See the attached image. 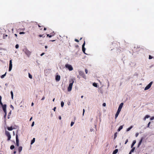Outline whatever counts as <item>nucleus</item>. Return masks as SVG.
<instances>
[{
	"label": "nucleus",
	"instance_id": "4468645a",
	"mask_svg": "<svg viewBox=\"0 0 154 154\" xmlns=\"http://www.w3.org/2000/svg\"><path fill=\"white\" fill-rule=\"evenodd\" d=\"M142 140H143V138H141V140H140V142H139V143H138V146H137L138 147H139V146H140V145H141V144L142 142Z\"/></svg>",
	"mask_w": 154,
	"mask_h": 154
},
{
	"label": "nucleus",
	"instance_id": "f257e3e1",
	"mask_svg": "<svg viewBox=\"0 0 154 154\" xmlns=\"http://www.w3.org/2000/svg\"><path fill=\"white\" fill-rule=\"evenodd\" d=\"M75 81V79L74 78H72L69 80V84L68 88V91H70L71 90L73 84Z\"/></svg>",
	"mask_w": 154,
	"mask_h": 154
},
{
	"label": "nucleus",
	"instance_id": "ea45409f",
	"mask_svg": "<svg viewBox=\"0 0 154 154\" xmlns=\"http://www.w3.org/2000/svg\"><path fill=\"white\" fill-rule=\"evenodd\" d=\"M75 41L77 42H79V40L77 39H75Z\"/></svg>",
	"mask_w": 154,
	"mask_h": 154
},
{
	"label": "nucleus",
	"instance_id": "79ce46f5",
	"mask_svg": "<svg viewBox=\"0 0 154 154\" xmlns=\"http://www.w3.org/2000/svg\"><path fill=\"white\" fill-rule=\"evenodd\" d=\"M25 32H20V33H19V34H25Z\"/></svg>",
	"mask_w": 154,
	"mask_h": 154
},
{
	"label": "nucleus",
	"instance_id": "72a5a7b5",
	"mask_svg": "<svg viewBox=\"0 0 154 154\" xmlns=\"http://www.w3.org/2000/svg\"><path fill=\"white\" fill-rule=\"evenodd\" d=\"M150 116L148 115H146V116L145 117V118L146 119H147V118H149Z\"/></svg>",
	"mask_w": 154,
	"mask_h": 154
},
{
	"label": "nucleus",
	"instance_id": "8fccbe9b",
	"mask_svg": "<svg viewBox=\"0 0 154 154\" xmlns=\"http://www.w3.org/2000/svg\"><path fill=\"white\" fill-rule=\"evenodd\" d=\"M45 99V97L44 96H43V97L42 98V100H44Z\"/></svg>",
	"mask_w": 154,
	"mask_h": 154
},
{
	"label": "nucleus",
	"instance_id": "864d4df0",
	"mask_svg": "<svg viewBox=\"0 0 154 154\" xmlns=\"http://www.w3.org/2000/svg\"><path fill=\"white\" fill-rule=\"evenodd\" d=\"M11 108H12L13 109H14V107L11 105Z\"/></svg>",
	"mask_w": 154,
	"mask_h": 154
},
{
	"label": "nucleus",
	"instance_id": "2eb2a0df",
	"mask_svg": "<svg viewBox=\"0 0 154 154\" xmlns=\"http://www.w3.org/2000/svg\"><path fill=\"white\" fill-rule=\"evenodd\" d=\"M22 149V147L21 146H19L18 148V151L19 153H20Z\"/></svg>",
	"mask_w": 154,
	"mask_h": 154
},
{
	"label": "nucleus",
	"instance_id": "052dcab7",
	"mask_svg": "<svg viewBox=\"0 0 154 154\" xmlns=\"http://www.w3.org/2000/svg\"><path fill=\"white\" fill-rule=\"evenodd\" d=\"M132 152H131V151H130V152H129V154H131V153Z\"/></svg>",
	"mask_w": 154,
	"mask_h": 154
},
{
	"label": "nucleus",
	"instance_id": "49530a36",
	"mask_svg": "<svg viewBox=\"0 0 154 154\" xmlns=\"http://www.w3.org/2000/svg\"><path fill=\"white\" fill-rule=\"evenodd\" d=\"M128 142V139H127L126 140V141H125V144H126Z\"/></svg>",
	"mask_w": 154,
	"mask_h": 154
},
{
	"label": "nucleus",
	"instance_id": "bf43d9fd",
	"mask_svg": "<svg viewBox=\"0 0 154 154\" xmlns=\"http://www.w3.org/2000/svg\"><path fill=\"white\" fill-rule=\"evenodd\" d=\"M11 111L9 113V114H8V116H10V114H11Z\"/></svg>",
	"mask_w": 154,
	"mask_h": 154
},
{
	"label": "nucleus",
	"instance_id": "f704fd0d",
	"mask_svg": "<svg viewBox=\"0 0 154 154\" xmlns=\"http://www.w3.org/2000/svg\"><path fill=\"white\" fill-rule=\"evenodd\" d=\"M74 122H71V125H70L71 126H72L74 125Z\"/></svg>",
	"mask_w": 154,
	"mask_h": 154
},
{
	"label": "nucleus",
	"instance_id": "0eeeda50",
	"mask_svg": "<svg viewBox=\"0 0 154 154\" xmlns=\"http://www.w3.org/2000/svg\"><path fill=\"white\" fill-rule=\"evenodd\" d=\"M16 145L17 146H19V140L18 138V135L17 134V133L16 134Z\"/></svg>",
	"mask_w": 154,
	"mask_h": 154
},
{
	"label": "nucleus",
	"instance_id": "cd10ccee",
	"mask_svg": "<svg viewBox=\"0 0 154 154\" xmlns=\"http://www.w3.org/2000/svg\"><path fill=\"white\" fill-rule=\"evenodd\" d=\"M11 98L13 99V92L12 91H11Z\"/></svg>",
	"mask_w": 154,
	"mask_h": 154
},
{
	"label": "nucleus",
	"instance_id": "f8f14e48",
	"mask_svg": "<svg viewBox=\"0 0 154 154\" xmlns=\"http://www.w3.org/2000/svg\"><path fill=\"white\" fill-rule=\"evenodd\" d=\"M120 112H119V111H117L116 115H115V119H116L118 116L119 113Z\"/></svg>",
	"mask_w": 154,
	"mask_h": 154
},
{
	"label": "nucleus",
	"instance_id": "aec40b11",
	"mask_svg": "<svg viewBox=\"0 0 154 154\" xmlns=\"http://www.w3.org/2000/svg\"><path fill=\"white\" fill-rule=\"evenodd\" d=\"M35 138H33V139L31 141V144H32L33 143H34V142H35Z\"/></svg>",
	"mask_w": 154,
	"mask_h": 154
},
{
	"label": "nucleus",
	"instance_id": "c9c22d12",
	"mask_svg": "<svg viewBox=\"0 0 154 154\" xmlns=\"http://www.w3.org/2000/svg\"><path fill=\"white\" fill-rule=\"evenodd\" d=\"M152 58V57L151 55H149V59H151Z\"/></svg>",
	"mask_w": 154,
	"mask_h": 154
},
{
	"label": "nucleus",
	"instance_id": "412c9836",
	"mask_svg": "<svg viewBox=\"0 0 154 154\" xmlns=\"http://www.w3.org/2000/svg\"><path fill=\"white\" fill-rule=\"evenodd\" d=\"M7 128L9 131H12L13 129L12 127H8Z\"/></svg>",
	"mask_w": 154,
	"mask_h": 154
},
{
	"label": "nucleus",
	"instance_id": "393cba45",
	"mask_svg": "<svg viewBox=\"0 0 154 154\" xmlns=\"http://www.w3.org/2000/svg\"><path fill=\"white\" fill-rule=\"evenodd\" d=\"M1 100H2V97H1V96H0V104H1V105H2H2H3L2 104V102Z\"/></svg>",
	"mask_w": 154,
	"mask_h": 154
},
{
	"label": "nucleus",
	"instance_id": "a19ab883",
	"mask_svg": "<svg viewBox=\"0 0 154 154\" xmlns=\"http://www.w3.org/2000/svg\"><path fill=\"white\" fill-rule=\"evenodd\" d=\"M154 119V116L150 118V119L151 120H153Z\"/></svg>",
	"mask_w": 154,
	"mask_h": 154
},
{
	"label": "nucleus",
	"instance_id": "774afa93",
	"mask_svg": "<svg viewBox=\"0 0 154 154\" xmlns=\"http://www.w3.org/2000/svg\"><path fill=\"white\" fill-rule=\"evenodd\" d=\"M83 97V96H82L81 97V98H82Z\"/></svg>",
	"mask_w": 154,
	"mask_h": 154
},
{
	"label": "nucleus",
	"instance_id": "473e14b6",
	"mask_svg": "<svg viewBox=\"0 0 154 154\" xmlns=\"http://www.w3.org/2000/svg\"><path fill=\"white\" fill-rule=\"evenodd\" d=\"M38 26L39 27L41 28L40 29V30H42V29L43 26H40L39 25H38Z\"/></svg>",
	"mask_w": 154,
	"mask_h": 154
},
{
	"label": "nucleus",
	"instance_id": "bb28decb",
	"mask_svg": "<svg viewBox=\"0 0 154 154\" xmlns=\"http://www.w3.org/2000/svg\"><path fill=\"white\" fill-rule=\"evenodd\" d=\"M131 149V152H133L135 149V147H133Z\"/></svg>",
	"mask_w": 154,
	"mask_h": 154
},
{
	"label": "nucleus",
	"instance_id": "69168bd1",
	"mask_svg": "<svg viewBox=\"0 0 154 154\" xmlns=\"http://www.w3.org/2000/svg\"><path fill=\"white\" fill-rule=\"evenodd\" d=\"M32 117H31L30 118V120H30V121H31V120H32Z\"/></svg>",
	"mask_w": 154,
	"mask_h": 154
},
{
	"label": "nucleus",
	"instance_id": "7c9ffc66",
	"mask_svg": "<svg viewBox=\"0 0 154 154\" xmlns=\"http://www.w3.org/2000/svg\"><path fill=\"white\" fill-rule=\"evenodd\" d=\"M117 132H116V133H115L114 135V139H115L116 138V137H117Z\"/></svg>",
	"mask_w": 154,
	"mask_h": 154
},
{
	"label": "nucleus",
	"instance_id": "680f3d73",
	"mask_svg": "<svg viewBox=\"0 0 154 154\" xmlns=\"http://www.w3.org/2000/svg\"><path fill=\"white\" fill-rule=\"evenodd\" d=\"M146 119L145 118V117H144V118L143 119H144V121H145V120H146Z\"/></svg>",
	"mask_w": 154,
	"mask_h": 154
},
{
	"label": "nucleus",
	"instance_id": "b1692460",
	"mask_svg": "<svg viewBox=\"0 0 154 154\" xmlns=\"http://www.w3.org/2000/svg\"><path fill=\"white\" fill-rule=\"evenodd\" d=\"M6 74V72L4 74L2 75L1 77V78L2 79L4 78V77L5 76Z\"/></svg>",
	"mask_w": 154,
	"mask_h": 154
},
{
	"label": "nucleus",
	"instance_id": "e2e57ef3",
	"mask_svg": "<svg viewBox=\"0 0 154 154\" xmlns=\"http://www.w3.org/2000/svg\"><path fill=\"white\" fill-rule=\"evenodd\" d=\"M45 48H48V46H45Z\"/></svg>",
	"mask_w": 154,
	"mask_h": 154
},
{
	"label": "nucleus",
	"instance_id": "c03bdc74",
	"mask_svg": "<svg viewBox=\"0 0 154 154\" xmlns=\"http://www.w3.org/2000/svg\"><path fill=\"white\" fill-rule=\"evenodd\" d=\"M103 106H106V104L105 103H103Z\"/></svg>",
	"mask_w": 154,
	"mask_h": 154
},
{
	"label": "nucleus",
	"instance_id": "58836bf2",
	"mask_svg": "<svg viewBox=\"0 0 154 154\" xmlns=\"http://www.w3.org/2000/svg\"><path fill=\"white\" fill-rule=\"evenodd\" d=\"M152 84V82H151L148 85H150V86L151 87V85Z\"/></svg>",
	"mask_w": 154,
	"mask_h": 154
},
{
	"label": "nucleus",
	"instance_id": "3c124183",
	"mask_svg": "<svg viewBox=\"0 0 154 154\" xmlns=\"http://www.w3.org/2000/svg\"><path fill=\"white\" fill-rule=\"evenodd\" d=\"M56 107H54V109H53V110H54V111H55V110H56Z\"/></svg>",
	"mask_w": 154,
	"mask_h": 154
},
{
	"label": "nucleus",
	"instance_id": "a878e982",
	"mask_svg": "<svg viewBox=\"0 0 154 154\" xmlns=\"http://www.w3.org/2000/svg\"><path fill=\"white\" fill-rule=\"evenodd\" d=\"M64 104V103L63 101H62L61 103V106L62 107H63V106Z\"/></svg>",
	"mask_w": 154,
	"mask_h": 154
},
{
	"label": "nucleus",
	"instance_id": "e433bc0d",
	"mask_svg": "<svg viewBox=\"0 0 154 154\" xmlns=\"http://www.w3.org/2000/svg\"><path fill=\"white\" fill-rule=\"evenodd\" d=\"M19 46L18 44H17L15 46V48H19Z\"/></svg>",
	"mask_w": 154,
	"mask_h": 154
},
{
	"label": "nucleus",
	"instance_id": "09e8293b",
	"mask_svg": "<svg viewBox=\"0 0 154 154\" xmlns=\"http://www.w3.org/2000/svg\"><path fill=\"white\" fill-rule=\"evenodd\" d=\"M85 112V109H83V115H84V113Z\"/></svg>",
	"mask_w": 154,
	"mask_h": 154
},
{
	"label": "nucleus",
	"instance_id": "f3484780",
	"mask_svg": "<svg viewBox=\"0 0 154 154\" xmlns=\"http://www.w3.org/2000/svg\"><path fill=\"white\" fill-rule=\"evenodd\" d=\"M136 143V140H134L133 141V142L131 144V148H132L133 147V146Z\"/></svg>",
	"mask_w": 154,
	"mask_h": 154
},
{
	"label": "nucleus",
	"instance_id": "6ab92c4d",
	"mask_svg": "<svg viewBox=\"0 0 154 154\" xmlns=\"http://www.w3.org/2000/svg\"><path fill=\"white\" fill-rule=\"evenodd\" d=\"M133 128V126H131L129 128H128L127 129L126 131H129L132 128Z\"/></svg>",
	"mask_w": 154,
	"mask_h": 154
},
{
	"label": "nucleus",
	"instance_id": "20e7f679",
	"mask_svg": "<svg viewBox=\"0 0 154 154\" xmlns=\"http://www.w3.org/2000/svg\"><path fill=\"white\" fill-rule=\"evenodd\" d=\"M2 107L3 111L5 113V114L4 115V117L5 118V117H6V115H7L6 110V104H4V105H2Z\"/></svg>",
	"mask_w": 154,
	"mask_h": 154
},
{
	"label": "nucleus",
	"instance_id": "9d476101",
	"mask_svg": "<svg viewBox=\"0 0 154 154\" xmlns=\"http://www.w3.org/2000/svg\"><path fill=\"white\" fill-rule=\"evenodd\" d=\"M85 41H84V43H83V45H82V51L83 52L84 54H86V53H85Z\"/></svg>",
	"mask_w": 154,
	"mask_h": 154
},
{
	"label": "nucleus",
	"instance_id": "9b49d317",
	"mask_svg": "<svg viewBox=\"0 0 154 154\" xmlns=\"http://www.w3.org/2000/svg\"><path fill=\"white\" fill-rule=\"evenodd\" d=\"M60 76L59 75H57L56 77V80L57 81H59L60 79Z\"/></svg>",
	"mask_w": 154,
	"mask_h": 154
},
{
	"label": "nucleus",
	"instance_id": "0e129e2a",
	"mask_svg": "<svg viewBox=\"0 0 154 154\" xmlns=\"http://www.w3.org/2000/svg\"><path fill=\"white\" fill-rule=\"evenodd\" d=\"M46 30V28H44V30Z\"/></svg>",
	"mask_w": 154,
	"mask_h": 154
},
{
	"label": "nucleus",
	"instance_id": "6e6d98bb",
	"mask_svg": "<svg viewBox=\"0 0 154 154\" xmlns=\"http://www.w3.org/2000/svg\"><path fill=\"white\" fill-rule=\"evenodd\" d=\"M34 105V103L32 102V104H31V106H33Z\"/></svg>",
	"mask_w": 154,
	"mask_h": 154
},
{
	"label": "nucleus",
	"instance_id": "5701e85b",
	"mask_svg": "<svg viewBox=\"0 0 154 154\" xmlns=\"http://www.w3.org/2000/svg\"><path fill=\"white\" fill-rule=\"evenodd\" d=\"M15 148V146L14 145H12L10 146V149H14Z\"/></svg>",
	"mask_w": 154,
	"mask_h": 154
},
{
	"label": "nucleus",
	"instance_id": "a18cd8bd",
	"mask_svg": "<svg viewBox=\"0 0 154 154\" xmlns=\"http://www.w3.org/2000/svg\"><path fill=\"white\" fill-rule=\"evenodd\" d=\"M85 72L87 74L88 72V71L86 69H85Z\"/></svg>",
	"mask_w": 154,
	"mask_h": 154
},
{
	"label": "nucleus",
	"instance_id": "13d9d810",
	"mask_svg": "<svg viewBox=\"0 0 154 154\" xmlns=\"http://www.w3.org/2000/svg\"><path fill=\"white\" fill-rule=\"evenodd\" d=\"M14 35L15 36V37H17V35L16 34H15Z\"/></svg>",
	"mask_w": 154,
	"mask_h": 154
},
{
	"label": "nucleus",
	"instance_id": "4d7b16f0",
	"mask_svg": "<svg viewBox=\"0 0 154 154\" xmlns=\"http://www.w3.org/2000/svg\"><path fill=\"white\" fill-rule=\"evenodd\" d=\"M16 151H14V154H16Z\"/></svg>",
	"mask_w": 154,
	"mask_h": 154
},
{
	"label": "nucleus",
	"instance_id": "6e6552de",
	"mask_svg": "<svg viewBox=\"0 0 154 154\" xmlns=\"http://www.w3.org/2000/svg\"><path fill=\"white\" fill-rule=\"evenodd\" d=\"M12 60H10L9 61V68L8 70L9 71H10L12 69Z\"/></svg>",
	"mask_w": 154,
	"mask_h": 154
},
{
	"label": "nucleus",
	"instance_id": "a211bd4d",
	"mask_svg": "<svg viewBox=\"0 0 154 154\" xmlns=\"http://www.w3.org/2000/svg\"><path fill=\"white\" fill-rule=\"evenodd\" d=\"M122 128H123V126L122 125L120 126L119 127V128L118 129V130H117L118 131H119L121 129H122Z\"/></svg>",
	"mask_w": 154,
	"mask_h": 154
},
{
	"label": "nucleus",
	"instance_id": "39448f33",
	"mask_svg": "<svg viewBox=\"0 0 154 154\" xmlns=\"http://www.w3.org/2000/svg\"><path fill=\"white\" fill-rule=\"evenodd\" d=\"M5 134L8 137L7 140L9 141L10 140L11 138V135L9 132L8 131H6L5 132Z\"/></svg>",
	"mask_w": 154,
	"mask_h": 154
},
{
	"label": "nucleus",
	"instance_id": "603ef678",
	"mask_svg": "<svg viewBox=\"0 0 154 154\" xmlns=\"http://www.w3.org/2000/svg\"><path fill=\"white\" fill-rule=\"evenodd\" d=\"M45 54V53H42L41 54V56H43V55H44Z\"/></svg>",
	"mask_w": 154,
	"mask_h": 154
},
{
	"label": "nucleus",
	"instance_id": "ddd939ff",
	"mask_svg": "<svg viewBox=\"0 0 154 154\" xmlns=\"http://www.w3.org/2000/svg\"><path fill=\"white\" fill-rule=\"evenodd\" d=\"M151 86L149 85H148L144 89L145 90H146L149 89Z\"/></svg>",
	"mask_w": 154,
	"mask_h": 154
},
{
	"label": "nucleus",
	"instance_id": "dca6fc26",
	"mask_svg": "<svg viewBox=\"0 0 154 154\" xmlns=\"http://www.w3.org/2000/svg\"><path fill=\"white\" fill-rule=\"evenodd\" d=\"M118 150L117 149H116L112 152V154H116L118 152Z\"/></svg>",
	"mask_w": 154,
	"mask_h": 154
},
{
	"label": "nucleus",
	"instance_id": "4be33fe9",
	"mask_svg": "<svg viewBox=\"0 0 154 154\" xmlns=\"http://www.w3.org/2000/svg\"><path fill=\"white\" fill-rule=\"evenodd\" d=\"M45 36L44 34L43 35H38V37H42L43 38H44L45 37Z\"/></svg>",
	"mask_w": 154,
	"mask_h": 154
},
{
	"label": "nucleus",
	"instance_id": "c756f323",
	"mask_svg": "<svg viewBox=\"0 0 154 154\" xmlns=\"http://www.w3.org/2000/svg\"><path fill=\"white\" fill-rule=\"evenodd\" d=\"M93 85L95 87H97V83H93Z\"/></svg>",
	"mask_w": 154,
	"mask_h": 154
},
{
	"label": "nucleus",
	"instance_id": "c85d7f7f",
	"mask_svg": "<svg viewBox=\"0 0 154 154\" xmlns=\"http://www.w3.org/2000/svg\"><path fill=\"white\" fill-rule=\"evenodd\" d=\"M29 77L30 79H31L32 78V76L29 73Z\"/></svg>",
	"mask_w": 154,
	"mask_h": 154
},
{
	"label": "nucleus",
	"instance_id": "423d86ee",
	"mask_svg": "<svg viewBox=\"0 0 154 154\" xmlns=\"http://www.w3.org/2000/svg\"><path fill=\"white\" fill-rule=\"evenodd\" d=\"M79 74L80 76H82L83 78L85 79L86 76L85 75L84 72L82 71H80L79 72Z\"/></svg>",
	"mask_w": 154,
	"mask_h": 154
},
{
	"label": "nucleus",
	"instance_id": "338daca9",
	"mask_svg": "<svg viewBox=\"0 0 154 154\" xmlns=\"http://www.w3.org/2000/svg\"><path fill=\"white\" fill-rule=\"evenodd\" d=\"M54 100H55V98H54L53 100V101H54Z\"/></svg>",
	"mask_w": 154,
	"mask_h": 154
},
{
	"label": "nucleus",
	"instance_id": "de8ad7c7",
	"mask_svg": "<svg viewBox=\"0 0 154 154\" xmlns=\"http://www.w3.org/2000/svg\"><path fill=\"white\" fill-rule=\"evenodd\" d=\"M34 122H33L31 126L32 127L34 125Z\"/></svg>",
	"mask_w": 154,
	"mask_h": 154
},
{
	"label": "nucleus",
	"instance_id": "7ed1b4c3",
	"mask_svg": "<svg viewBox=\"0 0 154 154\" xmlns=\"http://www.w3.org/2000/svg\"><path fill=\"white\" fill-rule=\"evenodd\" d=\"M65 67L67 68L69 71H72L73 69L72 66L69 64H66L65 65Z\"/></svg>",
	"mask_w": 154,
	"mask_h": 154
},
{
	"label": "nucleus",
	"instance_id": "5fc2aeb1",
	"mask_svg": "<svg viewBox=\"0 0 154 154\" xmlns=\"http://www.w3.org/2000/svg\"><path fill=\"white\" fill-rule=\"evenodd\" d=\"M61 117L60 116H59V119L60 120H61Z\"/></svg>",
	"mask_w": 154,
	"mask_h": 154
},
{
	"label": "nucleus",
	"instance_id": "4c0bfd02",
	"mask_svg": "<svg viewBox=\"0 0 154 154\" xmlns=\"http://www.w3.org/2000/svg\"><path fill=\"white\" fill-rule=\"evenodd\" d=\"M151 123V122H149V123H148V125H147V127H149Z\"/></svg>",
	"mask_w": 154,
	"mask_h": 154
},
{
	"label": "nucleus",
	"instance_id": "f03ea898",
	"mask_svg": "<svg viewBox=\"0 0 154 154\" xmlns=\"http://www.w3.org/2000/svg\"><path fill=\"white\" fill-rule=\"evenodd\" d=\"M23 51L26 55L28 57H29L31 54L32 52L29 51L27 48H25L23 49Z\"/></svg>",
	"mask_w": 154,
	"mask_h": 154
},
{
	"label": "nucleus",
	"instance_id": "1a4fd4ad",
	"mask_svg": "<svg viewBox=\"0 0 154 154\" xmlns=\"http://www.w3.org/2000/svg\"><path fill=\"white\" fill-rule=\"evenodd\" d=\"M123 103H121V104H120V105L118 107V109L117 110V111H119V112H120L121 111L122 108V106H123Z\"/></svg>",
	"mask_w": 154,
	"mask_h": 154
},
{
	"label": "nucleus",
	"instance_id": "2f4dec72",
	"mask_svg": "<svg viewBox=\"0 0 154 154\" xmlns=\"http://www.w3.org/2000/svg\"><path fill=\"white\" fill-rule=\"evenodd\" d=\"M47 37H49L51 38L52 36H53L54 35H50L49 34H47Z\"/></svg>",
	"mask_w": 154,
	"mask_h": 154
},
{
	"label": "nucleus",
	"instance_id": "37998d69",
	"mask_svg": "<svg viewBox=\"0 0 154 154\" xmlns=\"http://www.w3.org/2000/svg\"><path fill=\"white\" fill-rule=\"evenodd\" d=\"M139 135V133H137L135 134L136 137H137Z\"/></svg>",
	"mask_w": 154,
	"mask_h": 154
}]
</instances>
